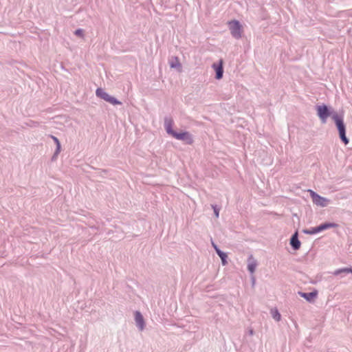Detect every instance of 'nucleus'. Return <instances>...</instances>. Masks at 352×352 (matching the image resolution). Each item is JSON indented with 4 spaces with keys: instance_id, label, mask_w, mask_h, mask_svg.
Returning a JSON list of instances; mask_svg holds the SVG:
<instances>
[{
    "instance_id": "obj_1",
    "label": "nucleus",
    "mask_w": 352,
    "mask_h": 352,
    "mask_svg": "<svg viewBox=\"0 0 352 352\" xmlns=\"http://www.w3.org/2000/svg\"><path fill=\"white\" fill-rule=\"evenodd\" d=\"M332 118L336 123L341 140L344 144H348L349 141L346 136V127L343 119L336 113L332 116Z\"/></svg>"
},
{
    "instance_id": "obj_2",
    "label": "nucleus",
    "mask_w": 352,
    "mask_h": 352,
    "mask_svg": "<svg viewBox=\"0 0 352 352\" xmlns=\"http://www.w3.org/2000/svg\"><path fill=\"white\" fill-rule=\"evenodd\" d=\"M229 28L232 35L234 38H239L241 37L243 29L241 25L238 21L234 20L229 22Z\"/></svg>"
},
{
    "instance_id": "obj_3",
    "label": "nucleus",
    "mask_w": 352,
    "mask_h": 352,
    "mask_svg": "<svg viewBox=\"0 0 352 352\" xmlns=\"http://www.w3.org/2000/svg\"><path fill=\"white\" fill-rule=\"evenodd\" d=\"M338 225L334 223H324L323 224H321L320 226L316 227V228H311L309 230H304V232L308 234H315L318 232H322L324 230L332 228H337Z\"/></svg>"
},
{
    "instance_id": "obj_4",
    "label": "nucleus",
    "mask_w": 352,
    "mask_h": 352,
    "mask_svg": "<svg viewBox=\"0 0 352 352\" xmlns=\"http://www.w3.org/2000/svg\"><path fill=\"white\" fill-rule=\"evenodd\" d=\"M96 94L98 97L103 99L104 100L112 104H120V102L117 100L115 98L109 95L107 92H105L102 89L98 88L96 89Z\"/></svg>"
},
{
    "instance_id": "obj_5",
    "label": "nucleus",
    "mask_w": 352,
    "mask_h": 352,
    "mask_svg": "<svg viewBox=\"0 0 352 352\" xmlns=\"http://www.w3.org/2000/svg\"><path fill=\"white\" fill-rule=\"evenodd\" d=\"M309 192L310 193V196L312 199L314 204H315L317 206L324 207L327 205V204L329 201V199H327L325 197H321L312 190H309Z\"/></svg>"
},
{
    "instance_id": "obj_6",
    "label": "nucleus",
    "mask_w": 352,
    "mask_h": 352,
    "mask_svg": "<svg viewBox=\"0 0 352 352\" xmlns=\"http://www.w3.org/2000/svg\"><path fill=\"white\" fill-rule=\"evenodd\" d=\"M173 138L177 140H182L188 144H192L193 143V139L192 135L187 131L177 133L173 134Z\"/></svg>"
},
{
    "instance_id": "obj_7",
    "label": "nucleus",
    "mask_w": 352,
    "mask_h": 352,
    "mask_svg": "<svg viewBox=\"0 0 352 352\" xmlns=\"http://www.w3.org/2000/svg\"><path fill=\"white\" fill-rule=\"evenodd\" d=\"M317 112L319 118L323 122H326L327 118L329 116L328 108L326 105H320L317 107Z\"/></svg>"
},
{
    "instance_id": "obj_8",
    "label": "nucleus",
    "mask_w": 352,
    "mask_h": 352,
    "mask_svg": "<svg viewBox=\"0 0 352 352\" xmlns=\"http://www.w3.org/2000/svg\"><path fill=\"white\" fill-rule=\"evenodd\" d=\"M223 61L221 60L219 64L214 63L212 67L216 71V78L217 79H221L223 76Z\"/></svg>"
},
{
    "instance_id": "obj_9",
    "label": "nucleus",
    "mask_w": 352,
    "mask_h": 352,
    "mask_svg": "<svg viewBox=\"0 0 352 352\" xmlns=\"http://www.w3.org/2000/svg\"><path fill=\"white\" fill-rule=\"evenodd\" d=\"M164 126L166 132L173 137V134L176 132L173 130V120L172 119H166Z\"/></svg>"
},
{
    "instance_id": "obj_10",
    "label": "nucleus",
    "mask_w": 352,
    "mask_h": 352,
    "mask_svg": "<svg viewBox=\"0 0 352 352\" xmlns=\"http://www.w3.org/2000/svg\"><path fill=\"white\" fill-rule=\"evenodd\" d=\"M299 295L306 299L307 301H312L318 295L317 291H314L310 293L299 292Z\"/></svg>"
},
{
    "instance_id": "obj_11",
    "label": "nucleus",
    "mask_w": 352,
    "mask_h": 352,
    "mask_svg": "<svg viewBox=\"0 0 352 352\" xmlns=\"http://www.w3.org/2000/svg\"><path fill=\"white\" fill-rule=\"evenodd\" d=\"M135 319L137 325L140 327V329L141 330H142L144 327V322L143 316L139 311L135 312Z\"/></svg>"
},
{
    "instance_id": "obj_12",
    "label": "nucleus",
    "mask_w": 352,
    "mask_h": 352,
    "mask_svg": "<svg viewBox=\"0 0 352 352\" xmlns=\"http://www.w3.org/2000/svg\"><path fill=\"white\" fill-rule=\"evenodd\" d=\"M257 266V263L253 258V256L251 255L248 258V270L253 274L256 270V267Z\"/></svg>"
},
{
    "instance_id": "obj_13",
    "label": "nucleus",
    "mask_w": 352,
    "mask_h": 352,
    "mask_svg": "<svg viewBox=\"0 0 352 352\" xmlns=\"http://www.w3.org/2000/svg\"><path fill=\"white\" fill-rule=\"evenodd\" d=\"M291 245L294 250H298L300 247V242L298 239V233L296 232L292 237L290 241Z\"/></svg>"
},
{
    "instance_id": "obj_14",
    "label": "nucleus",
    "mask_w": 352,
    "mask_h": 352,
    "mask_svg": "<svg viewBox=\"0 0 352 352\" xmlns=\"http://www.w3.org/2000/svg\"><path fill=\"white\" fill-rule=\"evenodd\" d=\"M212 245L214 248L217 254L221 258L223 264L226 265V258L227 257V255L225 253H223V252H221L219 249H218V248L214 243H212Z\"/></svg>"
},
{
    "instance_id": "obj_15",
    "label": "nucleus",
    "mask_w": 352,
    "mask_h": 352,
    "mask_svg": "<svg viewBox=\"0 0 352 352\" xmlns=\"http://www.w3.org/2000/svg\"><path fill=\"white\" fill-rule=\"evenodd\" d=\"M342 272L351 273L352 274V268L345 267V268H342V269H338V270H336L333 272V274L334 275H338V274H340V273H342Z\"/></svg>"
},
{
    "instance_id": "obj_16",
    "label": "nucleus",
    "mask_w": 352,
    "mask_h": 352,
    "mask_svg": "<svg viewBox=\"0 0 352 352\" xmlns=\"http://www.w3.org/2000/svg\"><path fill=\"white\" fill-rule=\"evenodd\" d=\"M271 314L274 319H275L276 321H279L280 320V314L276 309H272Z\"/></svg>"
},
{
    "instance_id": "obj_17",
    "label": "nucleus",
    "mask_w": 352,
    "mask_h": 352,
    "mask_svg": "<svg viewBox=\"0 0 352 352\" xmlns=\"http://www.w3.org/2000/svg\"><path fill=\"white\" fill-rule=\"evenodd\" d=\"M52 138L53 139L54 142L56 144L57 148H56V154H58L60 150V142H59L58 139L54 136H52Z\"/></svg>"
},
{
    "instance_id": "obj_18",
    "label": "nucleus",
    "mask_w": 352,
    "mask_h": 352,
    "mask_svg": "<svg viewBox=\"0 0 352 352\" xmlns=\"http://www.w3.org/2000/svg\"><path fill=\"white\" fill-rule=\"evenodd\" d=\"M75 34L78 36H83V30L81 29L76 30L75 31Z\"/></svg>"
},
{
    "instance_id": "obj_19",
    "label": "nucleus",
    "mask_w": 352,
    "mask_h": 352,
    "mask_svg": "<svg viewBox=\"0 0 352 352\" xmlns=\"http://www.w3.org/2000/svg\"><path fill=\"white\" fill-rule=\"evenodd\" d=\"M213 209H214V214L216 216V217H219V210L216 207V206H212Z\"/></svg>"
}]
</instances>
